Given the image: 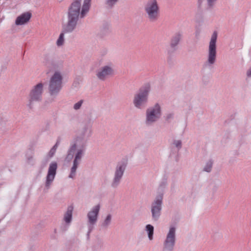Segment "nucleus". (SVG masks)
Returning a JSON list of instances; mask_svg holds the SVG:
<instances>
[{
  "label": "nucleus",
  "instance_id": "nucleus-1",
  "mask_svg": "<svg viewBox=\"0 0 251 251\" xmlns=\"http://www.w3.org/2000/svg\"><path fill=\"white\" fill-rule=\"evenodd\" d=\"M92 113H89L86 115L78 134L71 143L67 151L66 160L70 161L73 159L69 178H74L75 176L76 170L84 156L87 141L92 133Z\"/></svg>",
  "mask_w": 251,
  "mask_h": 251
},
{
  "label": "nucleus",
  "instance_id": "nucleus-2",
  "mask_svg": "<svg viewBox=\"0 0 251 251\" xmlns=\"http://www.w3.org/2000/svg\"><path fill=\"white\" fill-rule=\"evenodd\" d=\"M82 0H74L68 7L67 17L72 21H78L79 19L84 18L89 12L91 0H84L81 5Z\"/></svg>",
  "mask_w": 251,
  "mask_h": 251
},
{
  "label": "nucleus",
  "instance_id": "nucleus-3",
  "mask_svg": "<svg viewBox=\"0 0 251 251\" xmlns=\"http://www.w3.org/2000/svg\"><path fill=\"white\" fill-rule=\"evenodd\" d=\"M150 91L151 85L149 83H146L140 88L133 97L132 102L135 108L143 109L147 106Z\"/></svg>",
  "mask_w": 251,
  "mask_h": 251
},
{
  "label": "nucleus",
  "instance_id": "nucleus-4",
  "mask_svg": "<svg viewBox=\"0 0 251 251\" xmlns=\"http://www.w3.org/2000/svg\"><path fill=\"white\" fill-rule=\"evenodd\" d=\"M146 17L151 22L157 21L160 17V6L158 0H147L144 6Z\"/></svg>",
  "mask_w": 251,
  "mask_h": 251
},
{
  "label": "nucleus",
  "instance_id": "nucleus-5",
  "mask_svg": "<svg viewBox=\"0 0 251 251\" xmlns=\"http://www.w3.org/2000/svg\"><path fill=\"white\" fill-rule=\"evenodd\" d=\"M218 34L216 31H214L211 37L209 42L207 59L203 64V67L205 68H212L216 61L217 51H216V42Z\"/></svg>",
  "mask_w": 251,
  "mask_h": 251
},
{
  "label": "nucleus",
  "instance_id": "nucleus-6",
  "mask_svg": "<svg viewBox=\"0 0 251 251\" xmlns=\"http://www.w3.org/2000/svg\"><path fill=\"white\" fill-rule=\"evenodd\" d=\"M63 77L59 72H55L50 78L49 83V92L50 95L53 97H56L62 87Z\"/></svg>",
  "mask_w": 251,
  "mask_h": 251
},
{
  "label": "nucleus",
  "instance_id": "nucleus-7",
  "mask_svg": "<svg viewBox=\"0 0 251 251\" xmlns=\"http://www.w3.org/2000/svg\"><path fill=\"white\" fill-rule=\"evenodd\" d=\"M162 115L161 108L158 103L149 107L146 111L145 124L151 126L158 121Z\"/></svg>",
  "mask_w": 251,
  "mask_h": 251
},
{
  "label": "nucleus",
  "instance_id": "nucleus-8",
  "mask_svg": "<svg viewBox=\"0 0 251 251\" xmlns=\"http://www.w3.org/2000/svg\"><path fill=\"white\" fill-rule=\"evenodd\" d=\"M44 92V84L40 82L33 86L31 89L28 96L27 106L32 109L35 102L40 101L42 100Z\"/></svg>",
  "mask_w": 251,
  "mask_h": 251
},
{
  "label": "nucleus",
  "instance_id": "nucleus-9",
  "mask_svg": "<svg viewBox=\"0 0 251 251\" xmlns=\"http://www.w3.org/2000/svg\"><path fill=\"white\" fill-rule=\"evenodd\" d=\"M176 242V227L174 226L169 227L166 238L163 242V251H173Z\"/></svg>",
  "mask_w": 251,
  "mask_h": 251
},
{
  "label": "nucleus",
  "instance_id": "nucleus-10",
  "mask_svg": "<svg viewBox=\"0 0 251 251\" xmlns=\"http://www.w3.org/2000/svg\"><path fill=\"white\" fill-rule=\"evenodd\" d=\"M163 194L160 193L155 197L151 204V211L152 220L156 222L159 219L162 210Z\"/></svg>",
  "mask_w": 251,
  "mask_h": 251
},
{
  "label": "nucleus",
  "instance_id": "nucleus-11",
  "mask_svg": "<svg viewBox=\"0 0 251 251\" xmlns=\"http://www.w3.org/2000/svg\"><path fill=\"white\" fill-rule=\"evenodd\" d=\"M100 208V204H98L93 206L87 214V226L88 228V236H89V234L94 229V226L98 221Z\"/></svg>",
  "mask_w": 251,
  "mask_h": 251
},
{
  "label": "nucleus",
  "instance_id": "nucleus-12",
  "mask_svg": "<svg viewBox=\"0 0 251 251\" xmlns=\"http://www.w3.org/2000/svg\"><path fill=\"white\" fill-rule=\"evenodd\" d=\"M78 21L73 22L69 18L67 17V22L63 26V30L60 33L58 39L56 41V44L58 46H61L63 45L64 42V34L70 33L73 32L76 28Z\"/></svg>",
  "mask_w": 251,
  "mask_h": 251
},
{
  "label": "nucleus",
  "instance_id": "nucleus-13",
  "mask_svg": "<svg viewBox=\"0 0 251 251\" xmlns=\"http://www.w3.org/2000/svg\"><path fill=\"white\" fill-rule=\"evenodd\" d=\"M124 162L119 163L115 169L114 177L111 183L113 188H117L120 185L126 168Z\"/></svg>",
  "mask_w": 251,
  "mask_h": 251
},
{
  "label": "nucleus",
  "instance_id": "nucleus-14",
  "mask_svg": "<svg viewBox=\"0 0 251 251\" xmlns=\"http://www.w3.org/2000/svg\"><path fill=\"white\" fill-rule=\"evenodd\" d=\"M114 71L111 65H105L100 68L96 72V76L101 81H104L112 76Z\"/></svg>",
  "mask_w": 251,
  "mask_h": 251
},
{
  "label": "nucleus",
  "instance_id": "nucleus-15",
  "mask_svg": "<svg viewBox=\"0 0 251 251\" xmlns=\"http://www.w3.org/2000/svg\"><path fill=\"white\" fill-rule=\"evenodd\" d=\"M57 169V164L56 162H52L50 164L45 182V187L47 189H49L50 188L54 179Z\"/></svg>",
  "mask_w": 251,
  "mask_h": 251
},
{
  "label": "nucleus",
  "instance_id": "nucleus-16",
  "mask_svg": "<svg viewBox=\"0 0 251 251\" xmlns=\"http://www.w3.org/2000/svg\"><path fill=\"white\" fill-rule=\"evenodd\" d=\"M44 63L50 70H56L61 65L58 63L53 58L48 55L45 56Z\"/></svg>",
  "mask_w": 251,
  "mask_h": 251
},
{
  "label": "nucleus",
  "instance_id": "nucleus-17",
  "mask_svg": "<svg viewBox=\"0 0 251 251\" xmlns=\"http://www.w3.org/2000/svg\"><path fill=\"white\" fill-rule=\"evenodd\" d=\"M182 37L183 34L181 32H177L172 36L170 41V47L173 50H176L177 49V46Z\"/></svg>",
  "mask_w": 251,
  "mask_h": 251
},
{
  "label": "nucleus",
  "instance_id": "nucleus-18",
  "mask_svg": "<svg viewBox=\"0 0 251 251\" xmlns=\"http://www.w3.org/2000/svg\"><path fill=\"white\" fill-rule=\"evenodd\" d=\"M31 17V13L30 12L24 13L16 18L15 24L17 25H24L29 21Z\"/></svg>",
  "mask_w": 251,
  "mask_h": 251
},
{
  "label": "nucleus",
  "instance_id": "nucleus-19",
  "mask_svg": "<svg viewBox=\"0 0 251 251\" xmlns=\"http://www.w3.org/2000/svg\"><path fill=\"white\" fill-rule=\"evenodd\" d=\"M74 207L71 205L68 206L67 211L65 213L63 217V221L67 226H69L72 221L73 211Z\"/></svg>",
  "mask_w": 251,
  "mask_h": 251
},
{
  "label": "nucleus",
  "instance_id": "nucleus-20",
  "mask_svg": "<svg viewBox=\"0 0 251 251\" xmlns=\"http://www.w3.org/2000/svg\"><path fill=\"white\" fill-rule=\"evenodd\" d=\"M216 1L217 0H198L199 6L210 9L213 6Z\"/></svg>",
  "mask_w": 251,
  "mask_h": 251
},
{
  "label": "nucleus",
  "instance_id": "nucleus-21",
  "mask_svg": "<svg viewBox=\"0 0 251 251\" xmlns=\"http://www.w3.org/2000/svg\"><path fill=\"white\" fill-rule=\"evenodd\" d=\"M112 215L110 214L107 215L103 221L101 223L102 228H107L111 224L112 221Z\"/></svg>",
  "mask_w": 251,
  "mask_h": 251
},
{
  "label": "nucleus",
  "instance_id": "nucleus-22",
  "mask_svg": "<svg viewBox=\"0 0 251 251\" xmlns=\"http://www.w3.org/2000/svg\"><path fill=\"white\" fill-rule=\"evenodd\" d=\"M146 230L148 232V235L149 239L150 240H152L153 232H154V227L151 225H147L146 226Z\"/></svg>",
  "mask_w": 251,
  "mask_h": 251
},
{
  "label": "nucleus",
  "instance_id": "nucleus-23",
  "mask_svg": "<svg viewBox=\"0 0 251 251\" xmlns=\"http://www.w3.org/2000/svg\"><path fill=\"white\" fill-rule=\"evenodd\" d=\"M119 0H106L104 4L108 9L112 8L118 2Z\"/></svg>",
  "mask_w": 251,
  "mask_h": 251
},
{
  "label": "nucleus",
  "instance_id": "nucleus-24",
  "mask_svg": "<svg viewBox=\"0 0 251 251\" xmlns=\"http://www.w3.org/2000/svg\"><path fill=\"white\" fill-rule=\"evenodd\" d=\"M172 145L177 149V151L182 148V141L180 140H174Z\"/></svg>",
  "mask_w": 251,
  "mask_h": 251
},
{
  "label": "nucleus",
  "instance_id": "nucleus-25",
  "mask_svg": "<svg viewBox=\"0 0 251 251\" xmlns=\"http://www.w3.org/2000/svg\"><path fill=\"white\" fill-rule=\"evenodd\" d=\"M212 166H213V161L211 160H208L206 162V163L203 168V171L205 172H208V173L210 172L211 171L212 168Z\"/></svg>",
  "mask_w": 251,
  "mask_h": 251
},
{
  "label": "nucleus",
  "instance_id": "nucleus-26",
  "mask_svg": "<svg viewBox=\"0 0 251 251\" xmlns=\"http://www.w3.org/2000/svg\"><path fill=\"white\" fill-rule=\"evenodd\" d=\"M57 147H58V144H57V143H56L52 147V148L50 149V151L48 153V156L49 158H51L53 156V155H54V154L56 152Z\"/></svg>",
  "mask_w": 251,
  "mask_h": 251
},
{
  "label": "nucleus",
  "instance_id": "nucleus-27",
  "mask_svg": "<svg viewBox=\"0 0 251 251\" xmlns=\"http://www.w3.org/2000/svg\"><path fill=\"white\" fill-rule=\"evenodd\" d=\"M174 113L173 112L167 113L165 116V120L168 123H170L174 119Z\"/></svg>",
  "mask_w": 251,
  "mask_h": 251
},
{
  "label": "nucleus",
  "instance_id": "nucleus-28",
  "mask_svg": "<svg viewBox=\"0 0 251 251\" xmlns=\"http://www.w3.org/2000/svg\"><path fill=\"white\" fill-rule=\"evenodd\" d=\"M83 102L84 100H79L74 105L73 108L75 110L80 109L82 104L83 103Z\"/></svg>",
  "mask_w": 251,
  "mask_h": 251
},
{
  "label": "nucleus",
  "instance_id": "nucleus-29",
  "mask_svg": "<svg viewBox=\"0 0 251 251\" xmlns=\"http://www.w3.org/2000/svg\"><path fill=\"white\" fill-rule=\"evenodd\" d=\"M167 186V181L166 180H164L162 181L159 184V190L161 191H163Z\"/></svg>",
  "mask_w": 251,
  "mask_h": 251
},
{
  "label": "nucleus",
  "instance_id": "nucleus-30",
  "mask_svg": "<svg viewBox=\"0 0 251 251\" xmlns=\"http://www.w3.org/2000/svg\"><path fill=\"white\" fill-rule=\"evenodd\" d=\"M27 162L29 164H33V157L32 155L28 157L27 158Z\"/></svg>",
  "mask_w": 251,
  "mask_h": 251
},
{
  "label": "nucleus",
  "instance_id": "nucleus-31",
  "mask_svg": "<svg viewBox=\"0 0 251 251\" xmlns=\"http://www.w3.org/2000/svg\"><path fill=\"white\" fill-rule=\"evenodd\" d=\"M247 75L248 77H251V67L247 71Z\"/></svg>",
  "mask_w": 251,
  "mask_h": 251
},
{
  "label": "nucleus",
  "instance_id": "nucleus-32",
  "mask_svg": "<svg viewBox=\"0 0 251 251\" xmlns=\"http://www.w3.org/2000/svg\"><path fill=\"white\" fill-rule=\"evenodd\" d=\"M200 34V31L199 30H197L195 32V36L197 38H199Z\"/></svg>",
  "mask_w": 251,
  "mask_h": 251
},
{
  "label": "nucleus",
  "instance_id": "nucleus-33",
  "mask_svg": "<svg viewBox=\"0 0 251 251\" xmlns=\"http://www.w3.org/2000/svg\"><path fill=\"white\" fill-rule=\"evenodd\" d=\"M100 246H102L103 245V242L101 241H100Z\"/></svg>",
  "mask_w": 251,
  "mask_h": 251
}]
</instances>
